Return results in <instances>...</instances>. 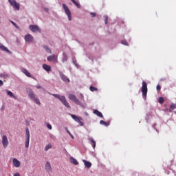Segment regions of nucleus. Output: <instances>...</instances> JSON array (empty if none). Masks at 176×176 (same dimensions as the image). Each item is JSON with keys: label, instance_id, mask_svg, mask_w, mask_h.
<instances>
[{"label": "nucleus", "instance_id": "1", "mask_svg": "<svg viewBox=\"0 0 176 176\" xmlns=\"http://www.w3.org/2000/svg\"><path fill=\"white\" fill-rule=\"evenodd\" d=\"M142 93L143 98L146 100V94H148V84H146V82L145 81L142 82Z\"/></svg>", "mask_w": 176, "mask_h": 176}, {"label": "nucleus", "instance_id": "2", "mask_svg": "<svg viewBox=\"0 0 176 176\" xmlns=\"http://www.w3.org/2000/svg\"><path fill=\"white\" fill-rule=\"evenodd\" d=\"M69 99L71 100V101H73L74 103L76 104V105H80V107H83V104L80 102V100L76 98V96L74 94H69Z\"/></svg>", "mask_w": 176, "mask_h": 176}, {"label": "nucleus", "instance_id": "3", "mask_svg": "<svg viewBox=\"0 0 176 176\" xmlns=\"http://www.w3.org/2000/svg\"><path fill=\"white\" fill-rule=\"evenodd\" d=\"M63 8L65 10V13L67 14L69 21L72 20V16L71 15V11L69 10V8L65 5V3L63 4Z\"/></svg>", "mask_w": 176, "mask_h": 176}, {"label": "nucleus", "instance_id": "4", "mask_svg": "<svg viewBox=\"0 0 176 176\" xmlns=\"http://www.w3.org/2000/svg\"><path fill=\"white\" fill-rule=\"evenodd\" d=\"M8 2L14 8V9H16V10H20V4L17 3V1L16 0H8Z\"/></svg>", "mask_w": 176, "mask_h": 176}, {"label": "nucleus", "instance_id": "5", "mask_svg": "<svg viewBox=\"0 0 176 176\" xmlns=\"http://www.w3.org/2000/svg\"><path fill=\"white\" fill-rule=\"evenodd\" d=\"M29 29L32 32H41V29L38 25H30Z\"/></svg>", "mask_w": 176, "mask_h": 176}, {"label": "nucleus", "instance_id": "6", "mask_svg": "<svg viewBox=\"0 0 176 176\" xmlns=\"http://www.w3.org/2000/svg\"><path fill=\"white\" fill-rule=\"evenodd\" d=\"M71 117L74 119L76 122L79 123L80 126H83V122H82V118L78 117L76 115L71 114Z\"/></svg>", "mask_w": 176, "mask_h": 176}, {"label": "nucleus", "instance_id": "7", "mask_svg": "<svg viewBox=\"0 0 176 176\" xmlns=\"http://www.w3.org/2000/svg\"><path fill=\"white\" fill-rule=\"evenodd\" d=\"M2 144L3 148H6L9 145V141L8 140V137L6 135H3L2 137Z\"/></svg>", "mask_w": 176, "mask_h": 176}, {"label": "nucleus", "instance_id": "8", "mask_svg": "<svg viewBox=\"0 0 176 176\" xmlns=\"http://www.w3.org/2000/svg\"><path fill=\"white\" fill-rule=\"evenodd\" d=\"M25 41L28 42V43H32L34 41V37L31 34H26L25 36Z\"/></svg>", "mask_w": 176, "mask_h": 176}, {"label": "nucleus", "instance_id": "9", "mask_svg": "<svg viewBox=\"0 0 176 176\" xmlns=\"http://www.w3.org/2000/svg\"><path fill=\"white\" fill-rule=\"evenodd\" d=\"M62 104L66 107V108H71V106L69 105V103L67 101V99H65V96L60 100Z\"/></svg>", "mask_w": 176, "mask_h": 176}, {"label": "nucleus", "instance_id": "10", "mask_svg": "<svg viewBox=\"0 0 176 176\" xmlns=\"http://www.w3.org/2000/svg\"><path fill=\"white\" fill-rule=\"evenodd\" d=\"M21 72H23V74L26 75V76H28V78H32V76H31V73H30V72H28V70H27L25 68L21 69Z\"/></svg>", "mask_w": 176, "mask_h": 176}, {"label": "nucleus", "instance_id": "11", "mask_svg": "<svg viewBox=\"0 0 176 176\" xmlns=\"http://www.w3.org/2000/svg\"><path fill=\"white\" fill-rule=\"evenodd\" d=\"M43 68L45 71H47V72H50V71H52V67L46 64L43 65Z\"/></svg>", "mask_w": 176, "mask_h": 176}, {"label": "nucleus", "instance_id": "12", "mask_svg": "<svg viewBox=\"0 0 176 176\" xmlns=\"http://www.w3.org/2000/svg\"><path fill=\"white\" fill-rule=\"evenodd\" d=\"M12 162L14 167H20V161H19L17 159L14 158Z\"/></svg>", "mask_w": 176, "mask_h": 176}, {"label": "nucleus", "instance_id": "13", "mask_svg": "<svg viewBox=\"0 0 176 176\" xmlns=\"http://www.w3.org/2000/svg\"><path fill=\"white\" fill-rule=\"evenodd\" d=\"M70 162L72 164H74V166H78V164H79V162H78V160H76V159L74 158L73 157H70Z\"/></svg>", "mask_w": 176, "mask_h": 176}, {"label": "nucleus", "instance_id": "14", "mask_svg": "<svg viewBox=\"0 0 176 176\" xmlns=\"http://www.w3.org/2000/svg\"><path fill=\"white\" fill-rule=\"evenodd\" d=\"M47 61H54V60H57V56L52 55L47 57Z\"/></svg>", "mask_w": 176, "mask_h": 176}, {"label": "nucleus", "instance_id": "15", "mask_svg": "<svg viewBox=\"0 0 176 176\" xmlns=\"http://www.w3.org/2000/svg\"><path fill=\"white\" fill-rule=\"evenodd\" d=\"M45 170H46V171H52V165H50V162H46Z\"/></svg>", "mask_w": 176, "mask_h": 176}, {"label": "nucleus", "instance_id": "16", "mask_svg": "<svg viewBox=\"0 0 176 176\" xmlns=\"http://www.w3.org/2000/svg\"><path fill=\"white\" fill-rule=\"evenodd\" d=\"M94 113L98 116L99 118H104L102 113L100 112L98 110H94Z\"/></svg>", "mask_w": 176, "mask_h": 176}, {"label": "nucleus", "instance_id": "17", "mask_svg": "<svg viewBox=\"0 0 176 176\" xmlns=\"http://www.w3.org/2000/svg\"><path fill=\"white\" fill-rule=\"evenodd\" d=\"M85 167H87V168H90V167H91V163L89 161H86L85 160H82Z\"/></svg>", "mask_w": 176, "mask_h": 176}, {"label": "nucleus", "instance_id": "18", "mask_svg": "<svg viewBox=\"0 0 176 176\" xmlns=\"http://www.w3.org/2000/svg\"><path fill=\"white\" fill-rule=\"evenodd\" d=\"M0 49L1 50H3V52H7V53H11L10 50H8L5 45L0 44Z\"/></svg>", "mask_w": 176, "mask_h": 176}, {"label": "nucleus", "instance_id": "19", "mask_svg": "<svg viewBox=\"0 0 176 176\" xmlns=\"http://www.w3.org/2000/svg\"><path fill=\"white\" fill-rule=\"evenodd\" d=\"M60 78L63 80V82H67V83H69L70 82L69 78H67L65 75L64 74L60 75Z\"/></svg>", "mask_w": 176, "mask_h": 176}, {"label": "nucleus", "instance_id": "20", "mask_svg": "<svg viewBox=\"0 0 176 176\" xmlns=\"http://www.w3.org/2000/svg\"><path fill=\"white\" fill-rule=\"evenodd\" d=\"M89 140L90 141V142H91L94 149H96V140H94L93 138H89Z\"/></svg>", "mask_w": 176, "mask_h": 176}, {"label": "nucleus", "instance_id": "21", "mask_svg": "<svg viewBox=\"0 0 176 176\" xmlns=\"http://www.w3.org/2000/svg\"><path fill=\"white\" fill-rule=\"evenodd\" d=\"M8 96H10V97H12V98H14V100H17V96H14L12 91H6Z\"/></svg>", "mask_w": 176, "mask_h": 176}, {"label": "nucleus", "instance_id": "22", "mask_svg": "<svg viewBox=\"0 0 176 176\" xmlns=\"http://www.w3.org/2000/svg\"><path fill=\"white\" fill-rule=\"evenodd\" d=\"M52 96L54 97H55L56 98H58V100H60V101H61L65 97V96H61L58 94H52Z\"/></svg>", "mask_w": 176, "mask_h": 176}, {"label": "nucleus", "instance_id": "23", "mask_svg": "<svg viewBox=\"0 0 176 176\" xmlns=\"http://www.w3.org/2000/svg\"><path fill=\"white\" fill-rule=\"evenodd\" d=\"M72 2L78 8V9H80V4L76 1V0H71Z\"/></svg>", "mask_w": 176, "mask_h": 176}, {"label": "nucleus", "instance_id": "24", "mask_svg": "<svg viewBox=\"0 0 176 176\" xmlns=\"http://www.w3.org/2000/svg\"><path fill=\"white\" fill-rule=\"evenodd\" d=\"M176 109V104L175 103H172L170 105V109H169V112H171V111H174V109Z\"/></svg>", "mask_w": 176, "mask_h": 176}, {"label": "nucleus", "instance_id": "25", "mask_svg": "<svg viewBox=\"0 0 176 176\" xmlns=\"http://www.w3.org/2000/svg\"><path fill=\"white\" fill-rule=\"evenodd\" d=\"M52 148H53V146H52V144H48L45 146L44 151H45V152H47V151H49V149H52Z\"/></svg>", "mask_w": 176, "mask_h": 176}, {"label": "nucleus", "instance_id": "26", "mask_svg": "<svg viewBox=\"0 0 176 176\" xmlns=\"http://www.w3.org/2000/svg\"><path fill=\"white\" fill-rule=\"evenodd\" d=\"M25 148H28L30 146V138H25Z\"/></svg>", "mask_w": 176, "mask_h": 176}, {"label": "nucleus", "instance_id": "27", "mask_svg": "<svg viewBox=\"0 0 176 176\" xmlns=\"http://www.w3.org/2000/svg\"><path fill=\"white\" fill-rule=\"evenodd\" d=\"M25 138H30V129L28 128L25 129Z\"/></svg>", "mask_w": 176, "mask_h": 176}, {"label": "nucleus", "instance_id": "28", "mask_svg": "<svg viewBox=\"0 0 176 176\" xmlns=\"http://www.w3.org/2000/svg\"><path fill=\"white\" fill-rule=\"evenodd\" d=\"M30 98H31V100H33L34 98H35V94H33V92H30L28 94Z\"/></svg>", "mask_w": 176, "mask_h": 176}, {"label": "nucleus", "instance_id": "29", "mask_svg": "<svg viewBox=\"0 0 176 176\" xmlns=\"http://www.w3.org/2000/svg\"><path fill=\"white\" fill-rule=\"evenodd\" d=\"M100 123L101 124H103L104 126H109V123H108V122H105V121H104V120H100Z\"/></svg>", "mask_w": 176, "mask_h": 176}, {"label": "nucleus", "instance_id": "30", "mask_svg": "<svg viewBox=\"0 0 176 176\" xmlns=\"http://www.w3.org/2000/svg\"><path fill=\"white\" fill-rule=\"evenodd\" d=\"M44 49L46 50L47 53H52V51L50 50L49 47L44 45Z\"/></svg>", "mask_w": 176, "mask_h": 176}, {"label": "nucleus", "instance_id": "31", "mask_svg": "<svg viewBox=\"0 0 176 176\" xmlns=\"http://www.w3.org/2000/svg\"><path fill=\"white\" fill-rule=\"evenodd\" d=\"M158 102L160 104H163V102H164V98L163 97H160L159 99H158Z\"/></svg>", "mask_w": 176, "mask_h": 176}, {"label": "nucleus", "instance_id": "32", "mask_svg": "<svg viewBox=\"0 0 176 176\" xmlns=\"http://www.w3.org/2000/svg\"><path fill=\"white\" fill-rule=\"evenodd\" d=\"M89 89H90L91 91H97V90H98L97 88H96L93 86H91Z\"/></svg>", "mask_w": 176, "mask_h": 176}, {"label": "nucleus", "instance_id": "33", "mask_svg": "<svg viewBox=\"0 0 176 176\" xmlns=\"http://www.w3.org/2000/svg\"><path fill=\"white\" fill-rule=\"evenodd\" d=\"M121 43H122V45H124L125 46H128V45H129V43H127V41H126V40H122V41H121Z\"/></svg>", "mask_w": 176, "mask_h": 176}, {"label": "nucleus", "instance_id": "34", "mask_svg": "<svg viewBox=\"0 0 176 176\" xmlns=\"http://www.w3.org/2000/svg\"><path fill=\"white\" fill-rule=\"evenodd\" d=\"M33 101H34V102H36V104H41V102H39V99H38V98H34Z\"/></svg>", "mask_w": 176, "mask_h": 176}, {"label": "nucleus", "instance_id": "35", "mask_svg": "<svg viewBox=\"0 0 176 176\" xmlns=\"http://www.w3.org/2000/svg\"><path fill=\"white\" fill-rule=\"evenodd\" d=\"M104 17L105 24H108V16H104Z\"/></svg>", "mask_w": 176, "mask_h": 176}, {"label": "nucleus", "instance_id": "36", "mask_svg": "<svg viewBox=\"0 0 176 176\" xmlns=\"http://www.w3.org/2000/svg\"><path fill=\"white\" fill-rule=\"evenodd\" d=\"M47 129H49V130H52V124H50L49 123H47Z\"/></svg>", "mask_w": 176, "mask_h": 176}, {"label": "nucleus", "instance_id": "37", "mask_svg": "<svg viewBox=\"0 0 176 176\" xmlns=\"http://www.w3.org/2000/svg\"><path fill=\"white\" fill-rule=\"evenodd\" d=\"M156 89L158 91H160L162 89V86H160V85H157Z\"/></svg>", "mask_w": 176, "mask_h": 176}, {"label": "nucleus", "instance_id": "38", "mask_svg": "<svg viewBox=\"0 0 176 176\" xmlns=\"http://www.w3.org/2000/svg\"><path fill=\"white\" fill-rule=\"evenodd\" d=\"M67 61V55H63V62L65 63Z\"/></svg>", "mask_w": 176, "mask_h": 176}, {"label": "nucleus", "instance_id": "39", "mask_svg": "<svg viewBox=\"0 0 176 176\" xmlns=\"http://www.w3.org/2000/svg\"><path fill=\"white\" fill-rule=\"evenodd\" d=\"M13 26H14L15 28H17V30H19L20 28L19 27V25H17V24H16V23L14 22V23L12 24Z\"/></svg>", "mask_w": 176, "mask_h": 176}, {"label": "nucleus", "instance_id": "40", "mask_svg": "<svg viewBox=\"0 0 176 176\" xmlns=\"http://www.w3.org/2000/svg\"><path fill=\"white\" fill-rule=\"evenodd\" d=\"M90 14H91V16L92 17H96V13H94V12H91Z\"/></svg>", "mask_w": 176, "mask_h": 176}, {"label": "nucleus", "instance_id": "41", "mask_svg": "<svg viewBox=\"0 0 176 176\" xmlns=\"http://www.w3.org/2000/svg\"><path fill=\"white\" fill-rule=\"evenodd\" d=\"M0 86H3V81L0 80Z\"/></svg>", "mask_w": 176, "mask_h": 176}, {"label": "nucleus", "instance_id": "42", "mask_svg": "<svg viewBox=\"0 0 176 176\" xmlns=\"http://www.w3.org/2000/svg\"><path fill=\"white\" fill-rule=\"evenodd\" d=\"M80 98H81V100H85L83 94H80Z\"/></svg>", "mask_w": 176, "mask_h": 176}, {"label": "nucleus", "instance_id": "43", "mask_svg": "<svg viewBox=\"0 0 176 176\" xmlns=\"http://www.w3.org/2000/svg\"><path fill=\"white\" fill-rule=\"evenodd\" d=\"M36 88L37 89H42V87L41 86H37Z\"/></svg>", "mask_w": 176, "mask_h": 176}, {"label": "nucleus", "instance_id": "44", "mask_svg": "<svg viewBox=\"0 0 176 176\" xmlns=\"http://www.w3.org/2000/svg\"><path fill=\"white\" fill-rule=\"evenodd\" d=\"M10 23H12V25L14 23L13 21H10Z\"/></svg>", "mask_w": 176, "mask_h": 176}, {"label": "nucleus", "instance_id": "45", "mask_svg": "<svg viewBox=\"0 0 176 176\" xmlns=\"http://www.w3.org/2000/svg\"><path fill=\"white\" fill-rule=\"evenodd\" d=\"M69 134L71 135V133L69 131H68Z\"/></svg>", "mask_w": 176, "mask_h": 176}]
</instances>
